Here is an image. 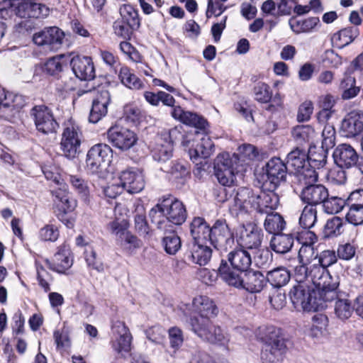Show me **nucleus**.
Instances as JSON below:
<instances>
[{"mask_svg":"<svg viewBox=\"0 0 363 363\" xmlns=\"http://www.w3.org/2000/svg\"><path fill=\"white\" fill-rule=\"evenodd\" d=\"M294 277L296 282L315 287L314 294L320 295L322 298L334 300L337 297V277H333L328 269L321 266L313 263L298 264L294 269Z\"/></svg>","mask_w":363,"mask_h":363,"instance_id":"1","label":"nucleus"},{"mask_svg":"<svg viewBox=\"0 0 363 363\" xmlns=\"http://www.w3.org/2000/svg\"><path fill=\"white\" fill-rule=\"evenodd\" d=\"M315 287L297 282L289 291L290 299L297 309L307 311L322 310L326 306L325 303L332 300L322 298L320 295L314 294Z\"/></svg>","mask_w":363,"mask_h":363,"instance_id":"2","label":"nucleus"},{"mask_svg":"<svg viewBox=\"0 0 363 363\" xmlns=\"http://www.w3.org/2000/svg\"><path fill=\"white\" fill-rule=\"evenodd\" d=\"M191 330L203 342L211 344L224 345L229 341L228 334L211 319L189 318Z\"/></svg>","mask_w":363,"mask_h":363,"instance_id":"3","label":"nucleus"},{"mask_svg":"<svg viewBox=\"0 0 363 363\" xmlns=\"http://www.w3.org/2000/svg\"><path fill=\"white\" fill-rule=\"evenodd\" d=\"M82 137L81 128L74 121L70 119L65 123L60 148L66 157L69 159L76 157L81 145Z\"/></svg>","mask_w":363,"mask_h":363,"instance_id":"4","label":"nucleus"},{"mask_svg":"<svg viewBox=\"0 0 363 363\" xmlns=\"http://www.w3.org/2000/svg\"><path fill=\"white\" fill-rule=\"evenodd\" d=\"M238 160L236 156L230 157L228 152L217 156L215 161V175L221 185L230 186L234 184L235 172L238 171Z\"/></svg>","mask_w":363,"mask_h":363,"instance_id":"5","label":"nucleus"},{"mask_svg":"<svg viewBox=\"0 0 363 363\" xmlns=\"http://www.w3.org/2000/svg\"><path fill=\"white\" fill-rule=\"evenodd\" d=\"M208 242L220 251H227L234 245V238L225 220H216L211 228Z\"/></svg>","mask_w":363,"mask_h":363,"instance_id":"6","label":"nucleus"},{"mask_svg":"<svg viewBox=\"0 0 363 363\" xmlns=\"http://www.w3.org/2000/svg\"><path fill=\"white\" fill-rule=\"evenodd\" d=\"M24 104L21 95L6 91L0 88V118L9 121H12Z\"/></svg>","mask_w":363,"mask_h":363,"instance_id":"7","label":"nucleus"},{"mask_svg":"<svg viewBox=\"0 0 363 363\" xmlns=\"http://www.w3.org/2000/svg\"><path fill=\"white\" fill-rule=\"evenodd\" d=\"M107 139L115 147L128 150L136 144L138 136L134 131L128 128L116 125L108 130Z\"/></svg>","mask_w":363,"mask_h":363,"instance_id":"8","label":"nucleus"},{"mask_svg":"<svg viewBox=\"0 0 363 363\" xmlns=\"http://www.w3.org/2000/svg\"><path fill=\"white\" fill-rule=\"evenodd\" d=\"M64 32L56 26L47 27L35 33L33 36V43L38 46L46 47L50 50H57L62 45Z\"/></svg>","mask_w":363,"mask_h":363,"instance_id":"9","label":"nucleus"},{"mask_svg":"<svg viewBox=\"0 0 363 363\" xmlns=\"http://www.w3.org/2000/svg\"><path fill=\"white\" fill-rule=\"evenodd\" d=\"M269 189V190H262L259 194L252 193L251 199L249 200L251 208L262 214L272 213L277 208L279 204V197L274 192L275 189L270 187Z\"/></svg>","mask_w":363,"mask_h":363,"instance_id":"10","label":"nucleus"},{"mask_svg":"<svg viewBox=\"0 0 363 363\" xmlns=\"http://www.w3.org/2000/svg\"><path fill=\"white\" fill-rule=\"evenodd\" d=\"M36 129L43 134L55 133L58 124L54 118L52 111L44 105L34 106L30 110Z\"/></svg>","mask_w":363,"mask_h":363,"instance_id":"11","label":"nucleus"},{"mask_svg":"<svg viewBox=\"0 0 363 363\" xmlns=\"http://www.w3.org/2000/svg\"><path fill=\"white\" fill-rule=\"evenodd\" d=\"M112 150L106 144L99 143L91 147L87 152L86 168L91 174L101 172L106 161L111 155Z\"/></svg>","mask_w":363,"mask_h":363,"instance_id":"12","label":"nucleus"},{"mask_svg":"<svg viewBox=\"0 0 363 363\" xmlns=\"http://www.w3.org/2000/svg\"><path fill=\"white\" fill-rule=\"evenodd\" d=\"M45 262L50 270L59 274H65L73 264L69 245L65 242L60 245L52 260L45 259Z\"/></svg>","mask_w":363,"mask_h":363,"instance_id":"13","label":"nucleus"},{"mask_svg":"<svg viewBox=\"0 0 363 363\" xmlns=\"http://www.w3.org/2000/svg\"><path fill=\"white\" fill-rule=\"evenodd\" d=\"M191 312L193 315L190 318L211 319L218 314V308L214 301L208 296H199L195 297L191 303Z\"/></svg>","mask_w":363,"mask_h":363,"instance_id":"14","label":"nucleus"},{"mask_svg":"<svg viewBox=\"0 0 363 363\" xmlns=\"http://www.w3.org/2000/svg\"><path fill=\"white\" fill-rule=\"evenodd\" d=\"M118 180L129 194H138L145 187L144 175L136 168H129L121 172Z\"/></svg>","mask_w":363,"mask_h":363,"instance_id":"15","label":"nucleus"},{"mask_svg":"<svg viewBox=\"0 0 363 363\" xmlns=\"http://www.w3.org/2000/svg\"><path fill=\"white\" fill-rule=\"evenodd\" d=\"M11 5L15 7L16 15L21 18H38L49 13V9L45 5L29 0H13Z\"/></svg>","mask_w":363,"mask_h":363,"instance_id":"16","label":"nucleus"},{"mask_svg":"<svg viewBox=\"0 0 363 363\" xmlns=\"http://www.w3.org/2000/svg\"><path fill=\"white\" fill-rule=\"evenodd\" d=\"M51 193L53 196L54 205L60 211L57 216L60 220H63V217L67 213L72 212L75 209L77 201L71 198L65 184L52 190Z\"/></svg>","mask_w":363,"mask_h":363,"instance_id":"17","label":"nucleus"},{"mask_svg":"<svg viewBox=\"0 0 363 363\" xmlns=\"http://www.w3.org/2000/svg\"><path fill=\"white\" fill-rule=\"evenodd\" d=\"M262 233L255 225H243L238 239V245L245 250H257L262 244Z\"/></svg>","mask_w":363,"mask_h":363,"instance_id":"18","label":"nucleus"},{"mask_svg":"<svg viewBox=\"0 0 363 363\" xmlns=\"http://www.w3.org/2000/svg\"><path fill=\"white\" fill-rule=\"evenodd\" d=\"M340 131L346 138H355L363 132V113L359 111L348 113L341 123Z\"/></svg>","mask_w":363,"mask_h":363,"instance_id":"19","label":"nucleus"},{"mask_svg":"<svg viewBox=\"0 0 363 363\" xmlns=\"http://www.w3.org/2000/svg\"><path fill=\"white\" fill-rule=\"evenodd\" d=\"M335 164L340 168L349 169L357 165L359 156L354 147L347 143L339 145L333 152Z\"/></svg>","mask_w":363,"mask_h":363,"instance_id":"20","label":"nucleus"},{"mask_svg":"<svg viewBox=\"0 0 363 363\" xmlns=\"http://www.w3.org/2000/svg\"><path fill=\"white\" fill-rule=\"evenodd\" d=\"M286 164L279 157L272 158L266 164L267 180L270 188L276 189L286 176Z\"/></svg>","mask_w":363,"mask_h":363,"instance_id":"21","label":"nucleus"},{"mask_svg":"<svg viewBox=\"0 0 363 363\" xmlns=\"http://www.w3.org/2000/svg\"><path fill=\"white\" fill-rule=\"evenodd\" d=\"M70 65L79 79L91 80L95 77V69L91 57L77 55L72 58Z\"/></svg>","mask_w":363,"mask_h":363,"instance_id":"22","label":"nucleus"},{"mask_svg":"<svg viewBox=\"0 0 363 363\" xmlns=\"http://www.w3.org/2000/svg\"><path fill=\"white\" fill-rule=\"evenodd\" d=\"M113 333L118 335L113 342V347L118 352L130 350L132 336L129 329L123 321L117 320L112 325Z\"/></svg>","mask_w":363,"mask_h":363,"instance_id":"23","label":"nucleus"},{"mask_svg":"<svg viewBox=\"0 0 363 363\" xmlns=\"http://www.w3.org/2000/svg\"><path fill=\"white\" fill-rule=\"evenodd\" d=\"M252 191L245 188L239 189L229 203V211L233 216H239L247 213L251 208L249 200L251 199Z\"/></svg>","mask_w":363,"mask_h":363,"instance_id":"24","label":"nucleus"},{"mask_svg":"<svg viewBox=\"0 0 363 363\" xmlns=\"http://www.w3.org/2000/svg\"><path fill=\"white\" fill-rule=\"evenodd\" d=\"M328 191L322 184L307 185L301 191V198L304 203L308 206H315L323 203L328 199Z\"/></svg>","mask_w":363,"mask_h":363,"instance_id":"25","label":"nucleus"},{"mask_svg":"<svg viewBox=\"0 0 363 363\" xmlns=\"http://www.w3.org/2000/svg\"><path fill=\"white\" fill-rule=\"evenodd\" d=\"M111 102V95L107 90L102 91L93 101L89 114V121L96 123L104 117L108 112V106Z\"/></svg>","mask_w":363,"mask_h":363,"instance_id":"26","label":"nucleus"},{"mask_svg":"<svg viewBox=\"0 0 363 363\" xmlns=\"http://www.w3.org/2000/svg\"><path fill=\"white\" fill-rule=\"evenodd\" d=\"M286 351L285 342H276L263 345L261 359L263 363H281Z\"/></svg>","mask_w":363,"mask_h":363,"instance_id":"27","label":"nucleus"},{"mask_svg":"<svg viewBox=\"0 0 363 363\" xmlns=\"http://www.w3.org/2000/svg\"><path fill=\"white\" fill-rule=\"evenodd\" d=\"M171 114L174 118L179 120L184 124L199 129H205L208 124L206 120L202 116L191 111H184L179 106L174 107Z\"/></svg>","mask_w":363,"mask_h":363,"instance_id":"28","label":"nucleus"},{"mask_svg":"<svg viewBox=\"0 0 363 363\" xmlns=\"http://www.w3.org/2000/svg\"><path fill=\"white\" fill-rule=\"evenodd\" d=\"M245 271L230 268L225 261L222 260L218 269V273L223 281L229 286L240 289L243 284V277Z\"/></svg>","mask_w":363,"mask_h":363,"instance_id":"29","label":"nucleus"},{"mask_svg":"<svg viewBox=\"0 0 363 363\" xmlns=\"http://www.w3.org/2000/svg\"><path fill=\"white\" fill-rule=\"evenodd\" d=\"M255 335L257 340L263 345L273 344L276 342H284V338L281 336L280 329L273 325H260L255 330Z\"/></svg>","mask_w":363,"mask_h":363,"instance_id":"30","label":"nucleus"},{"mask_svg":"<svg viewBox=\"0 0 363 363\" xmlns=\"http://www.w3.org/2000/svg\"><path fill=\"white\" fill-rule=\"evenodd\" d=\"M206 242H194L190 248L189 257L194 263L200 266L207 264L212 257V250Z\"/></svg>","mask_w":363,"mask_h":363,"instance_id":"31","label":"nucleus"},{"mask_svg":"<svg viewBox=\"0 0 363 363\" xmlns=\"http://www.w3.org/2000/svg\"><path fill=\"white\" fill-rule=\"evenodd\" d=\"M243 277V284L240 289H243L250 293H257L263 289L266 279L259 271L247 270Z\"/></svg>","mask_w":363,"mask_h":363,"instance_id":"32","label":"nucleus"},{"mask_svg":"<svg viewBox=\"0 0 363 363\" xmlns=\"http://www.w3.org/2000/svg\"><path fill=\"white\" fill-rule=\"evenodd\" d=\"M151 223L161 230H172L171 223L166 213L165 202L155 206L149 212Z\"/></svg>","mask_w":363,"mask_h":363,"instance_id":"33","label":"nucleus"},{"mask_svg":"<svg viewBox=\"0 0 363 363\" xmlns=\"http://www.w3.org/2000/svg\"><path fill=\"white\" fill-rule=\"evenodd\" d=\"M162 202H165L166 213L171 224L181 225L185 221L186 211L182 202L177 199L172 201L170 203L167 200Z\"/></svg>","mask_w":363,"mask_h":363,"instance_id":"34","label":"nucleus"},{"mask_svg":"<svg viewBox=\"0 0 363 363\" xmlns=\"http://www.w3.org/2000/svg\"><path fill=\"white\" fill-rule=\"evenodd\" d=\"M215 146L209 136L205 135L200 138L194 149L189 151V157L191 160L196 162L199 157L208 158L214 152Z\"/></svg>","mask_w":363,"mask_h":363,"instance_id":"35","label":"nucleus"},{"mask_svg":"<svg viewBox=\"0 0 363 363\" xmlns=\"http://www.w3.org/2000/svg\"><path fill=\"white\" fill-rule=\"evenodd\" d=\"M294 243V238L291 234L277 233L270 240V247L277 254L289 252Z\"/></svg>","mask_w":363,"mask_h":363,"instance_id":"36","label":"nucleus"},{"mask_svg":"<svg viewBox=\"0 0 363 363\" xmlns=\"http://www.w3.org/2000/svg\"><path fill=\"white\" fill-rule=\"evenodd\" d=\"M228 261L233 268L247 271L252 264V257L248 251L241 247L229 253Z\"/></svg>","mask_w":363,"mask_h":363,"instance_id":"37","label":"nucleus"},{"mask_svg":"<svg viewBox=\"0 0 363 363\" xmlns=\"http://www.w3.org/2000/svg\"><path fill=\"white\" fill-rule=\"evenodd\" d=\"M173 142L172 140L167 141L162 138H159L155 147L152 150V155L154 160L164 163L172 156Z\"/></svg>","mask_w":363,"mask_h":363,"instance_id":"38","label":"nucleus"},{"mask_svg":"<svg viewBox=\"0 0 363 363\" xmlns=\"http://www.w3.org/2000/svg\"><path fill=\"white\" fill-rule=\"evenodd\" d=\"M211 228L203 218H194L190 225L191 234L194 242H207Z\"/></svg>","mask_w":363,"mask_h":363,"instance_id":"39","label":"nucleus"},{"mask_svg":"<svg viewBox=\"0 0 363 363\" xmlns=\"http://www.w3.org/2000/svg\"><path fill=\"white\" fill-rule=\"evenodd\" d=\"M359 35V29L356 27H347L335 33L332 43L338 48H342L350 44Z\"/></svg>","mask_w":363,"mask_h":363,"instance_id":"40","label":"nucleus"},{"mask_svg":"<svg viewBox=\"0 0 363 363\" xmlns=\"http://www.w3.org/2000/svg\"><path fill=\"white\" fill-rule=\"evenodd\" d=\"M328 318L323 314L315 315L312 318V323L307 331L308 336L312 338L319 339L326 334Z\"/></svg>","mask_w":363,"mask_h":363,"instance_id":"41","label":"nucleus"},{"mask_svg":"<svg viewBox=\"0 0 363 363\" xmlns=\"http://www.w3.org/2000/svg\"><path fill=\"white\" fill-rule=\"evenodd\" d=\"M318 23L319 18L317 17H310L303 20L291 18L289 21L291 29L296 34L311 32Z\"/></svg>","mask_w":363,"mask_h":363,"instance_id":"42","label":"nucleus"},{"mask_svg":"<svg viewBox=\"0 0 363 363\" xmlns=\"http://www.w3.org/2000/svg\"><path fill=\"white\" fill-rule=\"evenodd\" d=\"M308 155L304 149L296 147L287 155V164L296 172L301 171L306 166Z\"/></svg>","mask_w":363,"mask_h":363,"instance_id":"43","label":"nucleus"},{"mask_svg":"<svg viewBox=\"0 0 363 363\" xmlns=\"http://www.w3.org/2000/svg\"><path fill=\"white\" fill-rule=\"evenodd\" d=\"M121 83L131 89H140L143 87L142 81L126 66L121 67L118 72Z\"/></svg>","mask_w":363,"mask_h":363,"instance_id":"44","label":"nucleus"},{"mask_svg":"<svg viewBox=\"0 0 363 363\" xmlns=\"http://www.w3.org/2000/svg\"><path fill=\"white\" fill-rule=\"evenodd\" d=\"M265 279L276 288L286 285L290 279V274L284 267H278L267 272Z\"/></svg>","mask_w":363,"mask_h":363,"instance_id":"45","label":"nucleus"},{"mask_svg":"<svg viewBox=\"0 0 363 363\" xmlns=\"http://www.w3.org/2000/svg\"><path fill=\"white\" fill-rule=\"evenodd\" d=\"M285 221L283 217L278 213H269L267 214L264 226L269 233L277 234L285 228Z\"/></svg>","mask_w":363,"mask_h":363,"instance_id":"46","label":"nucleus"},{"mask_svg":"<svg viewBox=\"0 0 363 363\" xmlns=\"http://www.w3.org/2000/svg\"><path fill=\"white\" fill-rule=\"evenodd\" d=\"M314 134V129L309 125H297L291 131L293 138L299 145L309 142L313 138Z\"/></svg>","mask_w":363,"mask_h":363,"instance_id":"47","label":"nucleus"},{"mask_svg":"<svg viewBox=\"0 0 363 363\" xmlns=\"http://www.w3.org/2000/svg\"><path fill=\"white\" fill-rule=\"evenodd\" d=\"M120 14L122 21L130 26L131 29L138 28L140 20L138 11L130 5L124 4L120 8Z\"/></svg>","mask_w":363,"mask_h":363,"instance_id":"48","label":"nucleus"},{"mask_svg":"<svg viewBox=\"0 0 363 363\" xmlns=\"http://www.w3.org/2000/svg\"><path fill=\"white\" fill-rule=\"evenodd\" d=\"M129 223L126 218L116 219L108 224V229L115 237L116 241L121 240L122 237L128 232Z\"/></svg>","mask_w":363,"mask_h":363,"instance_id":"49","label":"nucleus"},{"mask_svg":"<svg viewBox=\"0 0 363 363\" xmlns=\"http://www.w3.org/2000/svg\"><path fill=\"white\" fill-rule=\"evenodd\" d=\"M69 182L78 195L86 201L89 195L88 182L79 175H70Z\"/></svg>","mask_w":363,"mask_h":363,"instance_id":"50","label":"nucleus"},{"mask_svg":"<svg viewBox=\"0 0 363 363\" xmlns=\"http://www.w3.org/2000/svg\"><path fill=\"white\" fill-rule=\"evenodd\" d=\"M318 250L314 246L302 245L298 250V259L299 264H315V260L318 257Z\"/></svg>","mask_w":363,"mask_h":363,"instance_id":"51","label":"nucleus"},{"mask_svg":"<svg viewBox=\"0 0 363 363\" xmlns=\"http://www.w3.org/2000/svg\"><path fill=\"white\" fill-rule=\"evenodd\" d=\"M317 220L316 208L313 206H306L299 218L300 225L305 229L313 227Z\"/></svg>","mask_w":363,"mask_h":363,"instance_id":"52","label":"nucleus"},{"mask_svg":"<svg viewBox=\"0 0 363 363\" xmlns=\"http://www.w3.org/2000/svg\"><path fill=\"white\" fill-rule=\"evenodd\" d=\"M167 333L170 347L173 350L174 353H176L184 344V333L179 327L174 326L169 328Z\"/></svg>","mask_w":363,"mask_h":363,"instance_id":"53","label":"nucleus"},{"mask_svg":"<svg viewBox=\"0 0 363 363\" xmlns=\"http://www.w3.org/2000/svg\"><path fill=\"white\" fill-rule=\"evenodd\" d=\"M343 223L339 217H333L326 222L323 234L325 238H333L340 235L342 233Z\"/></svg>","mask_w":363,"mask_h":363,"instance_id":"54","label":"nucleus"},{"mask_svg":"<svg viewBox=\"0 0 363 363\" xmlns=\"http://www.w3.org/2000/svg\"><path fill=\"white\" fill-rule=\"evenodd\" d=\"M325 211L329 214H335L340 212L347 204V200L337 196H328L323 202Z\"/></svg>","mask_w":363,"mask_h":363,"instance_id":"55","label":"nucleus"},{"mask_svg":"<svg viewBox=\"0 0 363 363\" xmlns=\"http://www.w3.org/2000/svg\"><path fill=\"white\" fill-rule=\"evenodd\" d=\"M35 266L39 285L45 292H48L50 290V281L52 279L51 274L44 268L38 260H35Z\"/></svg>","mask_w":363,"mask_h":363,"instance_id":"56","label":"nucleus"},{"mask_svg":"<svg viewBox=\"0 0 363 363\" xmlns=\"http://www.w3.org/2000/svg\"><path fill=\"white\" fill-rule=\"evenodd\" d=\"M353 312V307L348 299L338 298L335 304V313L341 320L349 318Z\"/></svg>","mask_w":363,"mask_h":363,"instance_id":"57","label":"nucleus"},{"mask_svg":"<svg viewBox=\"0 0 363 363\" xmlns=\"http://www.w3.org/2000/svg\"><path fill=\"white\" fill-rule=\"evenodd\" d=\"M336 131L333 125L327 124L322 131L321 147L324 150H330L335 145Z\"/></svg>","mask_w":363,"mask_h":363,"instance_id":"58","label":"nucleus"},{"mask_svg":"<svg viewBox=\"0 0 363 363\" xmlns=\"http://www.w3.org/2000/svg\"><path fill=\"white\" fill-rule=\"evenodd\" d=\"M236 156L238 159L237 160V165L239 166L242 165V163L245 162L247 160H251L256 156L255 147L250 144H243L239 146L238 149V153H234L233 155H230V157Z\"/></svg>","mask_w":363,"mask_h":363,"instance_id":"59","label":"nucleus"},{"mask_svg":"<svg viewBox=\"0 0 363 363\" xmlns=\"http://www.w3.org/2000/svg\"><path fill=\"white\" fill-rule=\"evenodd\" d=\"M328 150L321 147L318 152H310L307 157L309 166L320 169L323 167L327 162V153Z\"/></svg>","mask_w":363,"mask_h":363,"instance_id":"60","label":"nucleus"},{"mask_svg":"<svg viewBox=\"0 0 363 363\" xmlns=\"http://www.w3.org/2000/svg\"><path fill=\"white\" fill-rule=\"evenodd\" d=\"M162 242L166 252L169 255H175L182 245L180 238L173 233L165 236Z\"/></svg>","mask_w":363,"mask_h":363,"instance_id":"61","label":"nucleus"},{"mask_svg":"<svg viewBox=\"0 0 363 363\" xmlns=\"http://www.w3.org/2000/svg\"><path fill=\"white\" fill-rule=\"evenodd\" d=\"M255 98L261 103H267L272 99L269 86L263 82H258L254 87Z\"/></svg>","mask_w":363,"mask_h":363,"instance_id":"62","label":"nucleus"},{"mask_svg":"<svg viewBox=\"0 0 363 363\" xmlns=\"http://www.w3.org/2000/svg\"><path fill=\"white\" fill-rule=\"evenodd\" d=\"M337 262V256L333 250H324L320 254L318 253L317 259L315 263L318 266H321L327 269V267L331 266Z\"/></svg>","mask_w":363,"mask_h":363,"instance_id":"63","label":"nucleus"},{"mask_svg":"<svg viewBox=\"0 0 363 363\" xmlns=\"http://www.w3.org/2000/svg\"><path fill=\"white\" fill-rule=\"evenodd\" d=\"M254 262L258 267H265L271 262L272 254L267 249L254 250Z\"/></svg>","mask_w":363,"mask_h":363,"instance_id":"64","label":"nucleus"}]
</instances>
